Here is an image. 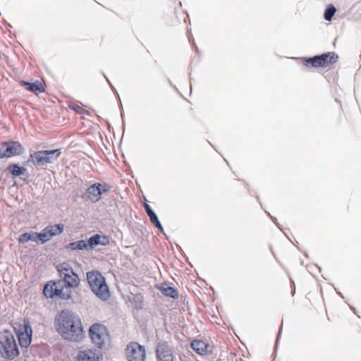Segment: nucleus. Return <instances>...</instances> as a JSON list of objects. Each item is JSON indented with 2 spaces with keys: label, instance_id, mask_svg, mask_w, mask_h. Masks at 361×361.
<instances>
[{
  "label": "nucleus",
  "instance_id": "5701e85b",
  "mask_svg": "<svg viewBox=\"0 0 361 361\" xmlns=\"http://www.w3.org/2000/svg\"><path fill=\"white\" fill-rule=\"evenodd\" d=\"M101 239L102 235L99 234L91 236L87 242L89 250L94 248L98 245H104V241H101Z\"/></svg>",
  "mask_w": 361,
  "mask_h": 361
},
{
  "label": "nucleus",
  "instance_id": "9d476101",
  "mask_svg": "<svg viewBox=\"0 0 361 361\" xmlns=\"http://www.w3.org/2000/svg\"><path fill=\"white\" fill-rule=\"evenodd\" d=\"M126 355L128 361H145V349L138 343L131 342L126 348Z\"/></svg>",
  "mask_w": 361,
  "mask_h": 361
},
{
  "label": "nucleus",
  "instance_id": "a878e982",
  "mask_svg": "<svg viewBox=\"0 0 361 361\" xmlns=\"http://www.w3.org/2000/svg\"><path fill=\"white\" fill-rule=\"evenodd\" d=\"M149 217L150 221L154 224L160 231H163L164 228L159 222L156 214L153 212L149 214H147Z\"/></svg>",
  "mask_w": 361,
  "mask_h": 361
},
{
  "label": "nucleus",
  "instance_id": "2eb2a0df",
  "mask_svg": "<svg viewBox=\"0 0 361 361\" xmlns=\"http://www.w3.org/2000/svg\"><path fill=\"white\" fill-rule=\"evenodd\" d=\"M75 361H100L99 357L95 350H80L78 353Z\"/></svg>",
  "mask_w": 361,
  "mask_h": 361
},
{
  "label": "nucleus",
  "instance_id": "7ed1b4c3",
  "mask_svg": "<svg viewBox=\"0 0 361 361\" xmlns=\"http://www.w3.org/2000/svg\"><path fill=\"white\" fill-rule=\"evenodd\" d=\"M87 281L92 291L100 299L106 300L109 298V287L104 277L98 271L87 273Z\"/></svg>",
  "mask_w": 361,
  "mask_h": 361
},
{
  "label": "nucleus",
  "instance_id": "dca6fc26",
  "mask_svg": "<svg viewBox=\"0 0 361 361\" xmlns=\"http://www.w3.org/2000/svg\"><path fill=\"white\" fill-rule=\"evenodd\" d=\"M6 171L15 177L23 176L27 173V169L25 167L16 163L9 164Z\"/></svg>",
  "mask_w": 361,
  "mask_h": 361
},
{
  "label": "nucleus",
  "instance_id": "39448f33",
  "mask_svg": "<svg viewBox=\"0 0 361 361\" xmlns=\"http://www.w3.org/2000/svg\"><path fill=\"white\" fill-rule=\"evenodd\" d=\"M61 154V149L39 150L31 153L27 161L32 162L37 166H44L56 162Z\"/></svg>",
  "mask_w": 361,
  "mask_h": 361
},
{
  "label": "nucleus",
  "instance_id": "aec40b11",
  "mask_svg": "<svg viewBox=\"0 0 361 361\" xmlns=\"http://www.w3.org/2000/svg\"><path fill=\"white\" fill-rule=\"evenodd\" d=\"M66 249L70 250H89L87 243L84 240L68 243L66 245Z\"/></svg>",
  "mask_w": 361,
  "mask_h": 361
},
{
  "label": "nucleus",
  "instance_id": "c85d7f7f",
  "mask_svg": "<svg viewBox=\"0 0 361 361\" xmlns=\"http://www.w3.org/2000/svg\"><path fill=\"white\" fill-rule=\"evenodd\" d=\"M101 241H104V245H106L109 243V241L107 240V238L106 236H104V235H102Z\"/></svg>",
  "mask_w": 361,
  "mask_h": 361
},
{
  "label": "nucleus",
  "instance_id": "4be33fe9",
  "mask_svg": "<svg viewBox=\"0 0 361 361\" xmlns=\"http://www.w3.org/2000/svg\"><path fill=\"white\" fill-rule=\"evenodd\" d=\"M45 228L47 229L48 233L52 238L63 233L64 226L62 224H57L54 225L48 226Z\"/></svg>",
  "mask_w": 361,
  "mask_h": 361
},
{
  "label": "nucleus",
  "instance_id": "6e6552de",
  "mask_svg": "<svg viewBox=\"0 0 361 361\" xmlns=\"http://www.w3.org/2000/svg\"><path fill=\"white\" fill-rule=\"evenodd\" d=\"M25 149L18 141L8 140L0 144V159L23 154Z\"/></svg>",
  "mask_w": 361,
  "mask_h": 361
},
{
  "label": "nucleus",
  "instance_id": "cd10ccee",
  "mask_svg": "<svg viewBox=\"0 0 361 361\" xmlns=\"http://www.w3.org/2000/svg\"><path fill=\"white\" fill-rule=\"evenodd\" d=\"M144 207H145V211H146L147 214H149L152 212H153V210L152 209V208L150 207V206L147 203H146V202L144 203Z\"/></svg>",
  "mask_w": 361,
  "mask_h": 361
},
{
  "label": "nucleus",
  "instance_id": "412c9836",
  "mask_svg": "<svg viewBox=\"0 0 361 361\" xmlns=\"http://www.w3.org/2000/svg\"><path fill=\"white\" fill-rule=\"evenodd\" d=\"M38 242V236L37 232L31 231L30 233H24L21 234L18 238V241L22 243H27L28 241Z\"/></svg>",
  "mask_w": 361,
  "mask_h": 361
},
{
  "label": "nucleus",
  "instance_id": "423d86ee",
  "mask_svg": "<svg viewBox=\"0 0 361 361\" xmlns=\"http://www.w3.org/2000/svg\"><path fill=\"white\" fill-rule=\"evenodd\" d=\"M89 336L92 343L99 349L106 346L109 336L106 327L99 323H94L90 327Z\"/></svg>",
  "mask_w": 361,
  "mask_h": 361
},
{
  "label": "nucleus",
  "instance_id": "6ab92c4d",
  "mask_svg": "<svg viewBox=\"0 0 361 361\" xmlns=\"http://www.w3.org/2000/svg\"><path fill=\"white\" fill-rule=\"evenodd\" d=\"M58 297L61 300H68L71 298V290L70 288L61 284L57 293H51L49 295V298Z\"/></svg>",
  "mask_w": 361,
  "mask_h": 361
},
{
  "label": "nucleus",
  "instance_id": "c756f323",
  "mask_svg": "<svg viewBox=\"0 0 361 361\" xmlns=\"http://www.w3.org/2000/svg\"><path fill=\"white\" fill-rule=\"evenodd\" d=\"M106 79V81L108 82L109 85H110L111 87H113V85L111 84V82H110V80L105 76Z\"/></svg>",
  "mask_w": 361,
  "mask_h": 361
},
{
  "label": "nucleus",
  "instance_id": "f03ea898",
  "mask_svg": "<svg viewBox=\"0 0 361 361\" xmlns=\"http://www.w3.org/2000/svg\"><path fill=\"white\" fill-rule=\"evenodd\" d=\"M0 354L2 357L8 360H13L19 355L16 339L9 330L0 333Z\"/></svg>",
  "mask_w": 361,
  "mask_h": 361
},
{
  "label": "nucleus",
  "instance_id": "f8f14e48",
  "mask_svg": "<svg viewBox=\"0 0 361 361\" xmlns=\"http://www.w3.org/2000/svg\"><path fill=\"white\" fill-rule=\"evenodd\" d=\"M156 353L159 361H174L171 349L166 342L159 343Z\"/></svg>",
  "mask_w": 361,
  "mask_h": 361
},
{
  "label": "nucleus",
  "instance_id": "b1692460",
  "mask_svg": "<svg viewBox=\"0 0 361 361\" xmlns=\"http://www.w3.org/2000/svg\"><path fill=\"white\" fill-rule=\"evenodd\" d=\"M336 12V8H335V6L332 4H329L325 10L324 15V19L328 21L331 20L332 17L334 16Z\"/></svg>",
  "mask_w": 361,
  "mask_h": 361
},
{
  "label": "nucleus",
  "instance_id": "4468645a",
  "mask_svg": "<svg viewBox=\"0 0 361 361\" xmlns=\"http://www.w3.org/2000/svg\"><path fill=\"white\" fill-rule=\"evenodd\" d=\"M19 84L21 87H24L26 90L38 94L42 93L44 92V86L42 85V82H39L38 80H36L34 82H30L25 80H20L19 82Z\"/></svg>",
  "mask_w": 361,
  "mask_h": 361
},
{
  "label": "nucleus",
  "instance_id": "0eeeda50",
  "mask_svg": "<svg viewBox=\"0 0 361 361\" xmlns=\"http://www.w3.org/2000/svg\"><path fill=\"white\" fill-rule=\"evenodd\" d=\"M56 268L61 279L63 280L65 286L68 288L78 287L80 282L79 277L68 263L60 264Z\"/></svg>",
  "mask_w": 361,
  "mask_h": 361
},
{
  "label": "nucleus",
  "instance_id": "20e7f679",
  "mask_svg": "<svg viewBox=\"0 0 361 361\" xmlns=\"http://www.w3.org/2000/svg\"><path fill=\"white\" fill-rule=\"evenodd\" d=\"M301 60L302 64L308 68H331L338 61V55L329 51L313 57L302 58Z\"/></svg>",
  "mask_w": 361,
  "mask_h": 361
},
{
  "label": "nucleus",
  "instance_id": "bb28decb",
  "mask_svg": "<svg viewBox=\"0 0 361 361\" xmlns=\"http://www.w3.org/2000/svg\"><path fill=\"white\" fill-rule=\"evenodd\" d=\"M69 108L74 110L75 112H77L78 114H82L85 112H86V111L85 109H83L81 106H80L77 104H69Z\"/></svg>",
  "mask_w": 361,
  "mask_h": 361
},
{
  "label": "nucleus",
  "instance_id": "1a4fd4ad",
  "mask_svg": "<svg viewBox=\"0 0 361 361\" xmlns=\"http://www.w3.org/2000/svg\"><path fill=\"white\" fill-rule=\"evenodd\" d=\"M15 330L20 346L25 348H27L31 343L32 336V329L30 322L24 320L23 325H20L18 329L15 328Z\"/></svg>",
  "mask_w": 361,
  "mask_h": 361
},
{
  "label": "nucleus",
  "instance_id": "a211bd4d",
  "mask_svg": "<svg viewBox=\"0 0 361 361\" xmlns=\"http://www.w3.org/2000/svg\"><path fill=\"white\" fill-rule=\"evenodd\" d=\"M61 282H55V281H51L50 283H47L43 289V294L44 295L49 298V295L51 293H57L59 291V288L61 286Z\"/></svg>",
  "mask_w": 361,
  "mask_h": 361
},
{
  "label": "nucleus",
  "instance_id": "f257e3e1",
  "mask_svg": "<svg viewBox=\"0 0 361 361\" xmlns=\"http://www.w3.org/2000/svg\"><path fill=\"white\" fill-rule=\"evenodd\" d=\"M58 333L66 340L79 341L83 338V329L79 316L68 310H62L55 319Z\"/></svg>",
  "mask_w": 361,
  "mask_h": 361
},
{
  "label": "nucleus",
  "instance_id": "393cba45",
  "mask_svg": "<svg viewBox=\"0 0 361 361\" xmlns=\"http://www.w3.org/2000/svg\"><path fill=\"white\" fill-rule=\"evenodd\" d=\"M37 236L38 241L39 240L42 244L48 242L51 238L46 228H44L40 233H37Z\"/></svg>",
  "mask_w": 361,
  "mask_h": 361
},
{
  "label": "nucleus",
  "instance_id": "ddd939ff",
  "mask_svg": "<svg viewBox=\"0 0 361 361\" xmlns=\"http://www.w3.org/2000/svg\"><path fill=\"white\" fill-rule=\"evenodd\" d=\"M191 348L200 355L212 353V347L202 340H195L191 343Z\"/></svg>",
  "mask_w": 361,
  "mask_h": 361
},
{
  "label": "nucleus",
  "instance_id": "9b49d317",
  "mask_svg": "<svg viewBox=\"0 0 361 361\" xmlns=\"http://www.w3.org/2000/svg\"><path fill=\"white\" fill-rule=\"evenodd\" d=\"M109 188L110 186L106 184L94 183L87 189L86 195L92 202H97L100 199L102 194L108 191Z\"/></svg>",
  "mask_w": 361,
  "mask_h": 361
},
{
  "label": "nucleus",
  "instance_id": "f3484780",
  "mask_svg": "<svg viewBox=\"0 0 361 361\" xmlns=\"http://www.w3.org/2000/svg\"><path fill=\"white\" fill-rule=\"evenodd\" d=\"M157 289L166 297H170L173 299H176L178 298V290L171 286H169L167 284H161L157 286Z\"/></svg>",
  "mask_w": 361,
  "mask_h": 361
}]
</instances>
